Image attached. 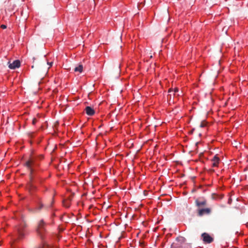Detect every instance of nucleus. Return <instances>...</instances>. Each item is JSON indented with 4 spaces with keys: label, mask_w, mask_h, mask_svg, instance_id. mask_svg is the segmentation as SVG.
<instances>
[{
    "label": "nucleus",
    "mask_w": 248,
    "mask_h": 248,
    "mask_svg": "<svg viewBox=\"0 0 248 248\" xmlns=\"http://www.w3.org/2000/svg\"><path fill=\"white\" fill-rule=\"evenodd\" d=\"M27 189L31 195H32L34 192L37 189V187L33 183H28L27 186Z\"/></svg>",
    "instance_id": "0eeeda50"
},
{
    "label": "nucleus",
    "mask_w": 248,
    "mask_h": 248,
    "mask_svg": "<svg viewBox=\"0 0 248 248\" xmlns=\"http://www.w3.org/2000/svg\"><path fill=\"white\" fill-rule=\"evenodd\" d=\"M47 64L48 65H50V66H51L52 65V62H50V63H49V62H47Z\"/></svg>",
    "instance_id": "412c9836"
},
{
    "label": "nucleus",
    "mask_w": 248,
    "mask_h": 248,
    "mask_svg": "<svg viewBox=\"0 0 248 248\" xmlns=\"http://www.w3.org/2000/svg\"><path fill=\"white\" fill-rule=\"evenodd\" d=\"M181 239L183 240V238H182H182H178H178H176V241H180V240H181Z\"/></svg>",
    "instance_id": "aec40b11"
},
{
    "label": "nucleus",
    "mask_w": 248,
    "mask_h": 248,
    "mask_svg": "<svg viewBox=\"0 0 248 248\" xmlns=\"http://www.w3.org/2000/svg\"><path fill=\"white\" fill-rule=\"evenodd\" d=\"M219 161V158L215 155L212 159V166L214 167H217Z\"/></svg>",
    "instance_id": "9d476101"
},
{
    "label": "nucleus",
    "mask_w": 248,
    "mask_h": 248,
    "mask_svg": "<svg viewBox=\"0 0 248 248\" xmlns=\"http://www.w3.org/2000/svg\"><path fill=\"white\" fill-rule=\"evenodd\" d=\"M29 183H33V176L30 175V182Z\"/></svg>",
    "instance_id": "f3484780"
},
{
    "label": "nucleus",
    "mask_w": 248,
    "mask_h": 248,
    "mask_svg": "<svg viewBox=\"0 0 248 248\" xmlns=\"http://www.w3.org/2000/svg\"><path fill=\"white\" fill-rule=\"evenodd\" d=\"M178 91V88H175L174 89V92H177Z\"/></svg>",
    "instance_id": "4be33fe9"
},
{
    "label": "nucleus",
    "mask_w": 248,
    "mask_h": 248,
    "mask_svg": "<svg viewBox=\"0 0 248 248\" xmlns=\"http://www.w3.org/2000/svg\"><path fill=\"white\" fill-rule=\"evenodd\" d=\"M37 122V119L36 118H34L32 120V123L33 124H35Z\"/></svg>",
    "instance_id": "a211bd4d"
},
{
    "label": "nucleus",
    "mask_w": 248,
    "mask_h": 248,
    "mask_svg": "<svg viewBox=\"0 0 248 248\" xmlns=\"http://www.w3.org/2000/svg\"><path fill=\"white\" fill-rule=\"evenodd\" d=\"M206 203V200L203 197L199 198L195 200L196 205L198 207L205 206Z\"/></svg>",
    "instance_id": "20e7f679"
},
{
    "label": "nucleus",
    "mask_w": 248,
    "mask_h": 248,
    "mask_svg": "<svg viewBox=\"0 0 248 248\" xmlns=\"http://www.w3.org/2000/svg\"><path fill=\"white\" fill-rule=\"evenodd\" d=\"M46 223L43 219L39 220L37 223L36 231L37 234L39 236L41 239H44L45 234L46 232Z\"/></svg>",
    "instance_id": "f257e3e1"
},
{
    "label": "nucleus",
    "mask_w": 248,
    "mask_h": 248,
    "mask_svg": "<svg viewBox=\"0 0 248 248\" xmlns=\"http://www.w3.org/2000/svg\"><path fill=\"white\" fill-rule=\"evenodd\" d=\"M83 70V65L82 64H78L74 68L75 72H78L81 73Z\"/></svg>",
    "instance_id": "9b49d317"
},
{
    "label": "nucleus",
    "mask_w": 248,
    "mask_h": 248,
    "mask_svg": "<svg viewBox=\"0 0 248 248\" xmlns=\"http://www.w3.org/2000/svg\"><path fill=\"white\" fill-rule=\"evenodd\" d=\"M64 206H65L66 207H68L69 206V204H64Z\"/></svg>",
    "instance_id": "5701e85b"
},
{
    "label": "nucleus",
    "mask_w": 248,
    "mask_h": 248,
    "mask_svg": "<svg viewBox=\"0 0 248 248\" xmlns=\"http://www.w3.org/2000/svg\"><path fill=\"white\" fill-rule=\"evenodd\" d=\"M26 227V224L23 223H21L17 228L18 236L20 239L23 238L25 236L24 230Z\"/></svg>",
    "instance_id": "7ed1b4c3"
},
{
    "label": "nucleus",
    "mask_w": 248,
    "mask_h": 248,
    "mask_svg": "<svg viewBox=\"0 0 248 248\" xmlns=\"http://www.w3.org/2000/svg\"><path fill=\"white\" fill-rule=\"evenodd\" d=\"M202 236L204 243H211L213 241V238L207 233H203Z\"/></svg>",
    "instance_id": "39448f33"
},
{
    "label": "nucleus",
    "mask_w": 248,
    "mask_h": 248,
    "mask_svg": "<svg viewBox=\"0 0 248 248\" xmlns=\"http://www.w3.org/2000/svg\"><path fill=\"white\" fill-rule=\"evenodd\" d=\"M36 165V157L34 156H31L30 158L25 163L26 166L30 170V175H32L33 169L32 167Z\"/></svg>",
    "instance_id": "f03ea898"
},
{
    "label": "nucleus",
    "mask_w": 248,
    "mask_h": 248,
    "mask_svg": "<svg viewBox=\"0 0 248 248\" xmlns=\"http://www.w3.org/2000/svg\"><path fill=\"white\" fill-rule=\"evenodd\" d=\"M44 206V205L41 202H39V205L36 208V210H40Z\"/></svg>",
    "instance_id": "4468645a"
},
{
    "label": "nucleus",
    "mask_w": 248,
    "mask_h": 248,
    "mask_svg": "<svg viewBox=\"0 0 248 248\" xmlns=\"http://www.w3.org/2000/svg\"><path fill=\"white\" fill-rule=\"evenodd\" d=\"M171 248H183L181 246H180L177 244L173 243L172 244Z\"/></svg>",
    "instance_id": "ddd939ff"
},
{
    "label": "nucleus",
    "mask_w": 248,
    "mask_h": 248,
    "mask_svg": "<svg viewBox=\"0 0 248 248\" xmlns=\"http://www.w3.org/2000/svg\"><path fill=\"white\" fill-rule=\"evenodd\" d=\"M8 67L11 69H15L20 66V62L19 60H15L12 63L8 62Z\"/></svg>",
    "instance_id": "423d86ee"
},
{
    "label": "nucleus",
    "mask_w": 248,
    "mask_h": 248,
    "mask_svg": "<svg viewBox=\"0 0 248 248\" xmlns=\"http://www.w3.org/2000/svg\"><path fill=\"white\" fill-rule=\"evenodd\" d=\"M206 125V123L205 121H202L200 124L201 127H204Z\"/></svg>",
    "instance_id": "2eb2a0df"
},
{
    "label": "nucleus",
    "mask_w": 248,
    "mask_h": 248,
    "mask_svg": "<svg viewBox=\"0 0 248 248\" xmlns=\"http://www.w3.org/2000/svg\"><path fill=\"white\" fill-rule=\"evenodd\" d=\"M0 27L3 29H5L7 28L6 26L3 24L1 25Z\"/></svg>",
    "instance_id": "6ab92c4d"
},
{
    "label": "nucleus",
    "mask_w": 248,
    "mask_h": 248,
    "mask_svg": "<svg viewBox=\"0 0 248 248\" xmlns=\"http://www.w3.org/2000/svg\"><path fill=\"white\" fill-rule=\"evenodd\" d=\"M86 114L89 116H93L95 113L94 109L91 107L87 106L85 108Z\"/></svg>",
    "instance_id": "1a4fd4ad"
},
{
    "label": "nucleus",
    "mask_w": 248,
    "mask_h": 248,
    "mask_svg": "<svg viewBox=\"0 0 248 248\" xmlns=\"http://www.w3.org/2000/svg\"><path fill=\"white\" fill-rule=\"evenodd\" d=\"M32 59H33V63H34V61H35V58L34 57H33V58H32Z\"/></svg>",
    "instance_id": "b1692460"
},
{
    "label": "nucleus",
    "mask_w": 248,
    "mask_h": 248,
    "mask_svg": "<svg viewBox=\"0 0 248 248\" xmlns=\"http://www.w3.org/2000/svg\"><path fill=\"white\" fill-rule=\"evenodd\" d=\"M211 213V209L209 208L201 209L198 211V216L202 217L205 214H209Z\"/></svg>",
    "instance_id": "6e6552de"
},
{
    "label": "nucleus",
    "mask_w": 248,
    "mask_h": 248,
    "mask_svg": "<svg viewBox=\"0 0 248 248\" xmlns=\"http://www.w3.org/2000/svg\"><path fill=\"white\" fill-rule=\"evenodd\" d=\"M34 248H45L44 244H40L35 247Z\"/></svg>",
    "instance_id": "dca6fc26"
},
{
    "label": "nucleus",
    "mask_w": 248,
    "mask_h": 248,
    "mask_svg": "<svg viewBox=\"0 0 248 248\" xmlns=\"http://www.w3.org/2000/svg\"><path fill=\"white\" fill-rule=\"evenodd\" d=\"M34 65H32L31 66V68H34Z\"/></svg>",
    "instance_id": "393cba45"
},
{
    "label": "nucleus",
    "mask_w": 248,
    "mask_h": 248,
    "mask_svg": "<svg viewBox=\"0 0 248 248\" xmlns=\"http://www.w3.org/2000/svg\"><path fill=\"white\" fill-rule=\"evenodd\" d=\"M211 198L213 200H217V199H221L222 198V196H219L218 195H217L215 193H213L211 195Z\"/></svg>",
    "instance_id": "f8f14e48"
}]
</instances>
